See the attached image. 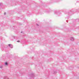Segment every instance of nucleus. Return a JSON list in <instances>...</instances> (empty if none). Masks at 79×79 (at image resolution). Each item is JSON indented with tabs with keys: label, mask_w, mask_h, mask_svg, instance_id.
<instances>
[{
	"label": "nucleus",
	"mask_w": 79,
	"mask_h": 79,
	"mask_svg": "<svg viewBox=\"0 0 79 79\" xmlns=\"http://www.w3.org/2000/svg\"><path fill=\"white\" fill-rule=\"evenodd\" d=\"M5 64H6V65H7L8 64V63H7V62H6Z\"/></svg>",
	"instance_id": "f257e3e1"
},
{
	"label": "nucleus",
	"mask_w": 79,
	"mask_h": 79,
	"mask_svg": "<svg viewBox=\"0 0 79 79\" xmlns=\"http://www.w3.org/2000/svg\"><path fill=\"white\" fill-rule=\"evenodd\" d=\"M9 46V47H10V46H11V44H9L8 45Z\"/></svg>",
	"instance_id": "f03ea898"
},
{
	"label": "nucleus",
	"mask_w": 79,
	"mask_h": 79,
	"mask_svg": "<svg viewBox=\"0 0 79 79\" xmlns=\"http://www.w3.org/2000/svg\"><path fill=\"white\" fill-rule=\"evenodd\" d=\"M17 42H19V41H18Z\"/></svg>",
	"instance_id": "7ed1b4c3"
}]
</instances>
